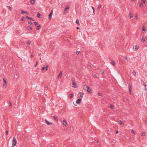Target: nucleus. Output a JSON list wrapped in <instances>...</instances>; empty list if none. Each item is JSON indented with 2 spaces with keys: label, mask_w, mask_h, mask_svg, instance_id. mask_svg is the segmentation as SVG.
<instances>
[{
  "label": "nucleus",
  "mask_w": 147,
  "mask_h": 147,
  "mask_svg": "<svg viewBox=\"0 0 147 147\" xmlns=\"http://www.w3.org/2000/svg\"><path fill=\"white\" fill-rule=\"evenodd\" d=\"M142 136H145V134L144 132H142Z\"/></svg>",
  "instance_id": "obj_33"
},
{
  "label": "nucleus",
  "mask_w": 147,
  "mask_h": 147,
  "mask_svg": "<svg viewBox=\"0 0 147 147\" xmlns=\"http://www.w3.org/2000/svg\"><path fill=\"white\" fill-rule=\"evenodd\" d=\"M3 80L4 82L3 86H4L6 85L7 83L6 81L4 79H3Z\"/></svg>",
  "instance_id": "obj_19"
},
{
  "label": "nucleus",
  "mask_w": 147,
  "mask_h": 147,
  "mask_svg": "<svg viewBox=\"0 0 147 147\" xmlns=\"http://www.w3.org/2000/svg\"><path fill=\"white\" fill-rule=\"evenodd\" d=\"M81 100H82V99H81V98H79V99H78L76 100V103L77 104H79L81 102Z\"/></svg>",
  "instance_id": "obj_9"
},
{
  "label": "nucleus",
  "mask_w": 147,
  "mask_h": 147,
  "mask_svg": "<svg viewBox=\"0 0 147 147\" xmlns=\"http://www.w3.org/2000/svg\"><path fill=\"white\" fill-rule=\"evenodd\" d=\"M6 133L7 135H8V131H7L6 132Z\"/></svg>",
  "instance_id": "obj_48"
},
{
  "label": "nucleus",
  "mask_w": 147,
  "mask_h": 147,
  "mask_svg": "<svg viewBox=\"0 0 147 147\" xmlns=\"http://www.w3.org/2000/svg\"><path fill=\"white\" fill-rule=\"evenodd\" d=\"M141 41L143 42H144L145 41V39L143 38H142L141 39Z\"/></svg>",
  "instance_id": "obj_34"
},
{
  "label": "nucleus",
  "mask_w": 147,
  "mask_h": 147,
  "mask_svg": "<svg viewBox=\"0 0 147 147\" xmlns=\"http://www.w3.org/2000/svg\"><path fill=\"white\" fill-rule=\"evenodd\" d=\"M19 74L18 73H16L14 76V77L15 78L18 79L19 78Z\"/></svg>",
  "instance_id": "obj_12"
},
{
  "label": "nucleus",
  "mask_w": 147,
  "mask_h": 147,
  "mask_svg": "<svg viewBox=\"0 0 147 147\" xmlns=\"http://www.w3.org/2000/svg\"><path fill=\"white\" fill-rule=\"evenodd\" d=\"M35 3L34 0H31V3L32 4H34Z\"/></svg>",
  "instance_id": "obj_28"
},
{
  "label": "nucleus",
  "mask_w": 147,
  "mask_h": 147,
  "mask_svg": "<svg viewBox=\"0 0 147 147\" xmlns=\"http://www.w3.org/2000/svg\"><path fill=\"white\" fill-rule=\"evenodd\" d=\"M73 81V86L74 87V88H76L78 86L76 85V84L74 82V80H72Z\"/></svg>",
  "instance_id": "obj_8"
},
{
  "label": "nucleus",
  "mask_w": 147,
  "mask_h": 147,
  "mask_svg": "<svg viewBox=\"0 0 147 147\" xmlns=\"http://www.w3.org/2000/svg\"><path fill=\"white\" fill-rule=\"evenodd\" d=\"M94 76H95L96 78H97V76L96 74H95L94 75Z\"/></svg>",
  "instance_id": "obj_55"
},
{
  "label": "nucleus",
  "mask_w": 147,
  "mask_h": 147,
  "mask_svg": "<svg viewBox=\"0 0 147 147\" xmlns=\"http://www.w3.org/2000/svg\"><path fill=\"white\" fill-rule=\"evenodd\" d=\"M118 132H119L117 130V131H116V134H118Z\"/></svg>",
  "instance_id": "obj_53"
},
{
  "label": "nucleus",
  "mask_w": 147,
  "mask_h": 147,
  "mask_svg": "<svg viewBox=\"0 0 147 147\" xmlns=\"http://www.w3.org/2000/svg\"><path fill=\"white\" fill-rule=\"evenodd\" d=\"M143 85H144L145 87H146V86H147L145 83H144L143 84ZM145 90H146V88H145Z\"/></svg>",
  "instance_id": "obj_36"
},
{
  "label": "nucleus",
  "mask_w": 147,
  "mask_h": 147,
  "mask_svg": "<svg viewBox=\"0 0 147 147\" xmlns=\"http://www.w3.org/2000/svg\"><path fill=\"white\" fill-rule=\"evenodd\" d=\"M136 19H138V17L137 15L136 16Z\"/></svg>",
  "instance_id": "obj_57"
},
{
  "label": "nucleus",
  "mask_w": 147,
  "mask_h": 147,
  "mask_svg": "<svg viewBox=\"0 0 147 147\" xmlns=\"http://www.w3.org/2000/svg\"><path fill=\"white\" fill-rule=\"evenodd\" d=\"M28 24H32V22L30 21H29L28 22Z\"/></svg>",
  "instance_id": "obj_43"
},
{
  "label": "nucleus",
  "mask_w": 147,
  "mask_h": 147,
  "mask_svg": "<svg viewBox=\"0 0 147 147\" xmlns=\"http://www.w3.org/2000/svg\"><path fill=\"white\" fill-rule=\"evenodd\" d=\"M53 13V10H52L50 14L49 15V19L51 20L52 18V15Z\"/></svg>",
  "instance_id": "obj_5"
},
{
  "label": "nucleus",
  "mask_w": 147,
  "mask_h": 147,
  "mask_svg": "<svg viewBox=\"0 0 147 147\" xmlns=\"http://www.w3.org/2000/svg\"><path fill=\"white\" fill-rule=\"evenodd\" d=\"M135 0H131L132 1H134Z\"/></svg>",
  "instance_id": "obj_61"
},
{
  "label": "nucleus",
  "mask_w": 147,
  "mask_h": 147,
  "mask_svg": "<svg viewBox=\"0 0 147 147\" xmlns=\"http://www.w3.org/2000/svg\"><path fill=\"white\" fill-rule=\"evenodd\" d=\"M24 19H25V18L24 17H23L21 19V20L22 21H24Z\"/></svg>",
  "instance_id": "obj_40"
},
{
  "label": "nucleus",
  "mask_w": 147,
  "mask_h": 147,
  "mask_svg": "<svg viewBox=\"0 0 147 147\" xmlns=\"http://www.w3.org/2000/svg\"><path fill=\"white\" fill-rule=\"evenodd\" d=\"M88 68H89V67L90 68H91L92 67V66H91V65H89L88 66Z\"/></svg>",
  "instance_id": "obj_42"
},
{
  "label": "nucleus",
  "mask_w": 147,
  "mask_h": 147,
  "mask_svg": "<svg viewBox=\"0 0 147 147\" xmlns=\"http://www.w3.org/2000/svg\"><path fill=\"white\" fill-rule=\"evenodd\" d=\"M87 90L88 91V92L89 93H92V90L89 87H88V89H87Z\"/></svg>",
  "instance_id": "obj_6"
},
{
  "label": "nucleus",
  "mask_w": 147,
  "mask_h": 147,
  "mask_svg": "<svg viewBox=\"0 0 147 147\" xmlns=\"http://www.w3.org/2000/svg\"><path fill=\"white\" fill-rule=\"evenodd\" d=\"M134 49L136 50H137L139 49V46H134L133 47Z\"/></svg>",
  "instance_id": "obj_13"
},
{
  "label": "nucleus",
  "mask_w": 147,
  "mask_h": 147,
  "mask_svg": "<svg viewBox=\"0 0 147 147\" xmlns=\"http://www.w3.org/2000/svg\"><path fill=\"white\" fill-rule=\"evenodd\" d=\"M54 118V120L56 121H57L58 120V118L57 116H53Z\"/></svg>",
  "instance_id": "obj_21"
},
{
  "label": "nucleus",
  "mask_w": 147,
  "mask_h": 147,
  "mask_svg": "<svg viewBox=\"0 0 147 147\" xmlns=\"http://www.w3.org/2000/svg\"><path fill=\"white\" fill-rule=\"evenodd\" d=\"M17 143V141L15 137H13L12 141V145L13 147L15 146Z\"/></svg>",
  "instance_id": "obj_1"
},
{
  "label": "nucleus",
  "mask_w": 147,
  "mask_h": 147,
  "mask_svg": "<svg viewBox=\"0 0 147 147\" xmlns=\"http://www.w3.org/2000/svg\"><path fill=\"white\" fill-rule=\"evenodd\" d=\"M92 9H93V12L92 13V14H91L92 16H93V15H94L95 14V12H95V8L94 7H93L92 6Z\"/></svg>",
  "instance_id": "obj_10"
},
{
  "label": "nucleus",
  "mask_w": 147,
  "mask_h": 147,
  "mask_svg": "<svg viewBox=\"0 0 147 147\" xmlns=\"http://www.w3.org/2000/svg\"><path fill=\"white\" fill-rule=\"evenodd\" d=\"M96 143H98V141H97L96 142Z\"/></svg>",
  "instance_id": "obj_62"
},
{
  "label": "nucleus",
  "mask_w": 147,
  "mask_h": 147,
  "mask_svg": "<svg viewBox=\"0 0 147 147\" xmlns=\"http://www.w3.org/2000/svg\"><path fill=\"white\" fill-rule=\"evenodd\" d=\"M11 105H11V102H10V103L9 106H11Z\"/></svg>",
  "instance_id": "obj_56"
},
{
  "label": "nucleus",
  "mask_w": 147,
  "mask_h": 147,
  "mask_svg": "<svg viewBox=\"0 0 147 147\" xmlns=\"http://www.w3.org/2000/svg\"><path fill=\"white\" fill-rule=\"evenodd\" d=\"M39 59H40V60H41V58L40 57V58H39Z\"/></svg>",
  "instance_id": "obj_60"
},
{
  "label": "nucleus",
  "mask_w": 147,
  "mask_h": 147,
  "mask_svg": "<svg viewBox=\"0 0 147 147\" xmlns=\"http://www.w3.org/2000/svg\"><path fill=\"white\" fill-rule=\"evenodd\" d=\"M79 94L80 95L79 96V98H81L82 99L84 94L83 92H80L79 93Z\"/></svg>",
  "instance_id": "obj_4"
},
{
  "label": "nucleus",
  "mask_w": 147,
  "mask_h": 147,
  "mask_svg": "<svg viewBox=\"0 0 147 147\" xmlns=\"http://www.w3.org/2000/svg\"><path fill=\"white\" fill-rule=\"evenodd\" d=\"M111 64L113 65H115V62L113 60H112L111 61Z\"/></svg>",
  "instance_id": "obj_17"
},
{
  "label": "nucleus",
  "mask_w": 147,
  "mask_h": 147,
  "mask_svg": "<svg viewBox=\"0 0 147 147\" xmlns=\"http://www.w3.org/2000/svg\"><path fill=\"white\" fill-rule=\"evenodd\" d=\"M102 95V94L101 93H98V95L100 96H101Z\"/></svg>",
  "instance_id": "obj_46"
},
{
  "label": "nucleus",
  "mask_w": 147,
  "mask_h": 147,
  "mask_svg": "<svg viewBox=\"0 0 147 147\" xmlns=\"http://www.w3.org/2000/svg\"><path fill=\"white\" fill-rule=\"evenodd\" d=\"M34 57V55H31L30 56V57L31 58L32 57Z\"/></svg>",
  "instance_id": "obj_50"
},
{
  "label": "nucleus",
  "mask_w": 147,
  "mask_h": 147,
  "mask_svg": "<svg viewBox=\"0 0 147 147\" xmlns=\"http://www.w3.org/2000/svg\"><path fill=\"white\" fill-rule=\"evenodd\" d=\"M49 67V65H47L46 67H45V71H47L48 69V67Z\"/></svg>",
  "instance_id": "obj_32"
},
{
  "label": "nucleus",
  "mask_w": 147,
  "mask_h": 147,
  "mask_svg": "<svg viewBox=\"0 0 147 147\" xmlns=\"http://www.w3.org/2000/svg\"><path fill=\"white\" fill-rule=\"evenodd\" d=\"M45 122L47 124V125H49L52 124V123H51V122H49V121H47V119H46L45 120Z\"/></svg>",
  "instance_id": "obj_15"
},
{
  "label": "nucleus",
  "mask_w": 147,
  "mask_h": 147,
  "mask_svg": "<svg viewBox=\"0 0 147 147\" xmlns=\"http://www.w3.org/2000/svg\"><path fill=\"white\" fill-rule=\"evenodd\" d=\"M74 94L73 93H71L69 94V97L71 98L73 96Z\"/></svg>",
  "instance_id": "obj_30"
},
{
  "label": "nucleus",
  "mask_w": 147,
  "mask_h": 147,
  "mask_svg": "<svg viewBox=\"0 0 147 147\" xmlns=\"http://www.w3.org/2000/svg\"><path fill=\"white\" fill-rule=\"evenodd\" d=\"M145 0H142L140 3L139 7L141 8H142L143 7V4H145Z\"/></svg>",
  "instance_id": "obj_2"
},
{
  "label": "nucleus",
  "mask_w": 147,
  "mask_h": 147,
  "mask_svg": "<svg viewBox=\"0 0 147 147\" xmlns=\"http://www.w3.org/2000/svg\"><path fill=\"white\" fill-rule=\"evenodd\" d=\"M129 16L130 19L132 18L133 17V15L131 13H129Z\"/></svg>",
  "instance_id": "obj_20"
},
{
  "label": "nucleus",
  "mask_w": 147,
  "mask_h": 147,
  "mask_svg": "<svg viewBox=\"0 0 147 147\" xmlns=\"http://www.w3.org/2000/svg\"><path fill=\"white\" fill-rule=\"evenodd\" d=\"M42 71H43L45 70V67H43L42 68Z\"/></svg>",
  "instance_id": "obj_47"
},
{
  "label": "nucleus",
  "mask_w": 147,
  "mask_h": 147,
  "mask_svg": "<svg viewBox=\"0 0 147 147\" xmlns=\"http://www.w3.org/2000/svg\"><path fill=\"white\" fill-rule=\"evenodd\" d=\"M142 30H143L144 31H146V29L145 28H144V26H143V28H142Z\"/></svg>",
  "instance_id": "obj_41"
},
{
  "label": "nucleus",
  "mask_w": 147,
  "mask_h": 147,
  "mask_svg": "<svg viewBox=\"0 0 147 147\" xmlns=\"http://www.w3.org/2000/svg\"><path fill=\"white\" fill-rule=\"evenodd\" d=\"M27 28L28 30H32V28L30 26H28Z\"/></svg>",
  "instance_id": "obj_31"
},
{
  "label": "nucleus",
  "mask_w": 147,
  "mask_h": 147,
  "mask_svg": "<svg viewBox=\"0 0 147 147\" xmlns=\"http://www.w3.org/2000/svg\"><path fill=\"white\" fill-rule=\"evenodd\" d=\"M7 7L9 9L10 11H11L12 8L9 6H7Z\"/></svg>",
  "instance_id": "obj_26"
},
{
  "label": "nucleus",
  "mask_w": 147,
  "mask_h": 147,
  "mask_svg": "<svg viewBox=\"0 0 147 147\" xmlns=\"http://www.w3.org/2000/svg\"><path fill=\"white\" fill-rule=\"evenodd\" d=\"M125 59H126V60H127V61H128V59H127V57H125Z\"/></svg>",
  "instance_id": "obj_49"
},
{
  "label": "nucleus",
  "mask_w": 147,
  "mask_h": 147,
  "mask_svg": "<svg viewBox=\"0 0 147 147\" xmlns=\"http://www.w3.org/2000/svg\"><path fill=\"white\" fill-rule=\"evenodd\" d=\"M80 52V51H78L76 52V54L78 55Z\"/></svg>",
  "instance_id": "obj_39"
},
{
  "label": "nucleus",
  "mask_w": 147,
  "mask_h": 147,
  "mask_svg": "<svg viewBox=\"0 0 147 147\" xmlns=\"http://www.w3.org/2000/svg\"><path fill=\"white\" fill-rule=\"evenodd\" d=\"M40 14L38 12L37 14V17L40 18Z\"/></svg>",
  "instance_id": "obj_22"
},
{
  "label": "nucleus",
  "mask_w": 147,
  "mask_h": 147,
  "mask_svg": "<svg viewBox=\"0 0 147 147\" xmlns=\"http://www.w3.org/2000/svg\"><path fill=\"white\" fill-rule=\"evenodd\" d=\"M38 64V62H37V61H36V65H35V66H36Z\"/></svg>",
  "instance_id": "obj_51"
},
{
  "label": "nucleus",
  "mask_w": 147,
  "mask_h": 147,
  "mask_svg": "<svg viewBox=\"0 0 147 147\" xmlns=\"http://www.w3.org/2000/svg\"><path fill=\"white\" fill-rule=\"evenodd\" d=\"M132 84H130L129 86V93L130 94L131 93V87H132Z\"/></svg>",
  "instance_id": "obj_7"
},
{
  "label": "nucleus",
  "mask_w": 147,
  "mask_h": 147,
  "mask_svg": "<svg viewBox=\"0 0 147 147\" xmlns=\"http://www.w3.org/2000/svg\"><path fill=\"white\" fill-rule=\"evenodd\" d=\"M38 55L39 56H40L41 55V54L40 53H38Z\"/></svg>",
  "instance_id": "obj_54"
},
{
  "label": "nucleus",
  "mask_w": 147,
  "mask_h": 147,
  "mask_svg": "<svg viewBox=\"0 0 147 147\" xmlns=\"http://www.w3.org/2000/svg\"><path fill=\"white\" fill-rule=\"evenodd\" d=\"M63 124L64 125L66 126L67 125V121L65 119H64L63 121Z\"/></svg>",
  "instance_id": "obj_11"
},
{
  "label": "nucleus",
  "mask_w": 147,
  "mask_h": 147,
  "mask_svg": "<svg viewBox=\"0 0 147 147\" xmlns=\"http://www.w3.org/2000/svg\"><path fill=\"white\" fill-rule=\"evenodd\" d=\"M131 131L132 133L133 134H135V132H134V130L132 129L131 130Z\"/></svg>",
  "instance_id": "obj_45"
},
{
  "label": "nucleus",
  "mask_w": 147,
  "mask_h": 147,
  "mask_svg": "<svg viewBox=\"0 0 147 147\" xmlns=\"http://www.w3.org/2000/svg\"><path fill=\"white\" fill-rule=\"evenodd\" d=\"M69 6H67L65 9L63 13L65 14L66 13H67L68 11H69Z\"/></svg>",
  "instance_id": "obj_3"
},
{
  "label": "nucleus",
  "mask_w": 147,
  "mask_h": 147,
  "mask_svg": "<svg viewBox=\"0 0 147 147\" xmlns=\"http://www.w3.org/2000/svg\"><path fill=\"white\" fill-rule=\"evenodd\" d=\"M26 18L30 20H31L32 21H33V20H34L33 19V18H31V17H29L28 16H26Z\"/></svg>",
  "instance_id": "obj_16"
},
{
  "label": "nucleus",
  "mask_w": 147,
  "mask_h": 147,
  "mask_svg": "<svg viewBox=\"0 0 147 147\" xmlns=\"http://www.w3.org/2000/svg\"><path fill=\"white\" fill-rule=\"evenodd\" d=\"M88 86L86 85H84L83 86V88L85 90H87L88 89Z\"/></svg>",
  "instance_id": "obj_18"
},
{
  "label": "nucleus",
  "mask_w": 147,
  "mask_h": 147,
  "mask_svg": "<svg viewBox=\"0 0 147 147\" xmlns=\"http://www.w3.org/2000/svg\"><path fill=\"white\" fill-rule=\"evenodd\" d=\"M34 25L36 26H37L38 25V23L37 22H34Z\"/></svg>",
  "instance_id": "obj_38"
},
{
  "label": "nucleus",
  "mask_w": 147,
  "mask_h": 147,
  "mask_svg": "<svg viewBox=\"0 0 147 147\" xmlns=\"http://www.w3.org/2000/svg\"><path fill=\"white\" fill-rule=\"evenodd\" d=\"M109 106L112 109H113L114 108V107L111 104H110L109 105Z\"/></svg>",
  "instance_id": "obj_24"
},
{
  "label": "nucleus",
  "mask_w": 147,
  "mask_h": 147,
  "mask_svg": "<svg viewBox=\"0 0 147 147\" xmlns=\"http://www.w3.org/2000/svg\"><path fill=\"white\" fill-rule=\"evenodd\" d=\"M41 26L40 25H38V26L37 27L36 30H39V29H40L41 28Z\"/></svg>",
  "instance_id": "obj_25"
},
{
  "label": "nucleus",
  "mask_w": 147,
  "mask_h": 147,
  "mask_svg": "<svg viewBox=\"0 0 147 147\" xmlns=\"http://www.w3.org/2000/svg\"><path fill=\"white\" fill-rule=\"evenodd\" d=\"M101 72L102 74L104 73V71L103 70Z\"/></svg>",
  "instance_id": "obj_52"
},
{
  "label": "nucleus",
  "mask_w": 147,
  "mask_h": 147,
  "mask_svg": "<svg viewBox=\"0 0 147 147\" xmlns=\"http://www.w3.org/2000/svg\"><path fill=\"white\" fill-rule=\"evenodd\" d=\"M109 130H110V131H112V129H110Z\"/></svg>",
  "instance_id": "obj_58"
},
{
  "label": "nucleus",
  "mask_w": 147,
  "mask_h": 147,
  "mask_svg": "<svg viewBox=\"0 0 147 147\" xmlns=\"http://www.w3.org/2000/svg\"><path fill=\"white\" fill-rule=\"evenodd\" d=\"M76 23L78 24V25H79L80 24V23L79 22V20L78 19H77L76 20Z\"/></svg>",
  "instance_id": "obj_29"
},
{
  "label": "nucleus",
  "mask_w": 147,
  "mask_h": 147,
  "mask_svg": "<svg viewBox=\"0 0 147 147\" xmlns=\"http://www.w3.org/2000/svg\"><path fill=\"white\" fill-rule=\"evenodd\" d=\"M132 73L133 74L134 76H136V71L133 70V71H132Z\"/></svg>",
  "instance_id": "obj_27"
},
{
  "label": "nucleus",
  "mask_w": 147,
  "mask_h": 147,
  "mask_svg": "<svg viewBox=\"0 0 147 147\" xmlns=\"http://www.w3.org/2000/svg\"><path fill=\"white\" fill-rule=\"evenodd\" d=\"M101 5H99L98 6V9H100L101 8Z\"/></svg>",
  "instance_id": "obj_44"
},
{
  "label": "nucleus",
  "mask_w": 147,
  "mask_h": 147,
  "mask_svg": "<svg viewBox=\"0 0 147 147\" xmlns=\"http://www.w3.org/2000/svg\"><path fill=\"white\" fill-rule=\"evenodd\" d=\"M31 43V42L30 41H28L27 42V44L29 45H30Z\"/></svg>",
  "instance_id": "obj_37"
},
{
  "label": "nucleus",
  "mask_w": 147,
  "mask_h": 147,
  "mask_svg": "<svg viewBox=\"0 0 147 147\" xmlns=\"http://www.w3.org/2000/svg\"><path fill=\"white\" fill-rule=\"evenodd\" d=\"M77 29H79V28L78 27H77Z\"/></svg>",
  "instance_id": "obj_59"
},
{
  "label": "nucleus",
  "mask_w": 147,
  "mask_h": 147,
  "mask_svg": "<svg viewBox=\"0 0 147 147\" xmlns=\"http://www.w3.org/2000/svg\"><path fill=\"white\" fill-rule=\"evenodd\" d=\"M22 11V14L24 13H25L27 14H28V12H26V11Z\"/></svg>",
  "instance_id": "obj_23"
},
{
  "label": "nucleus",
  "mask_w": 147,
  "mask_h": 147,
  "mask_svg": "<svg viewBox=\"0 0 147 147\" xmlns=\"http://www.w3.org/2000/svg\"><path fill=\"white\" fill-rule=\"evenodd\" d=\"M119 123L120 124H122L123 123V122L121 120H120L119 122Z\"/></svg>",
  "instance_id": "obj_35"
},
{
  "label": "nucleus",
  "mask_w": 147,
  "mask_h": 147,
  "mask_svg": "<svg viewBox=\"0 0 147 147\" xmlns=\"http://www.w3.org/2000/svg\"><path fill=\"white\" fill-rule=\"evenodd\" d=\"M62 71L60 72L59 75L58 76V78H60L61 77L62 75Z\"/></svg>",
  "instance_id": "obj_14"
}]
</instances>
